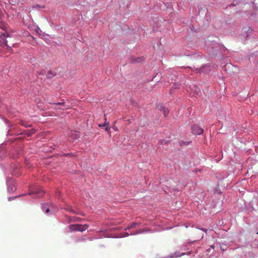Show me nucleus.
<instances>
[{
	"instance_id": "22",
	"label": "nucleus",
	"mask_w": 258,
	"mask_h": 258,
	"mask_svg": "<svg viewBox=\"0 0 258 258\" xmlns=\"http://www.w3.org/2000/svg\"><path fill=\"white\" fill-rule=\"evenodd\" d=\"M113 129H114L115 131H116V130H117V128H116V127H113Z\"/></svg>"
},
{
	"instance_id": "13",
	"label": "nucleus",
	"mask_w": 258,
	"mask_h": 258,
	"mask_svg": "<svg viewBox=\"0 0 258 258\" xmlns=\"http://www.w3.org/2000/svg\"><path fill=\"white\" fill-rule=\"evenodd\" d=\"M185 254V253H183V252H182V253H180L179 252H175L174 253V256L176 257H179V256H181L182 255H183Z\"/></svg>"
},
{
	"instance_id": "3",
	"label": "nucleus",
	"mask_w": 258,
	"mask_h": 258,
	"mask_svg": "<svg viewBox=\"0 0 258 258\" xmlns=\"http://www.w3.org/2000/svg\"><path fill=\"white\" fill-rule=\"evenodd\" d=\"M48 206V205L47 204H45L42 206V210L43 211H45L46 214H48L49 212L52 213L56 211V209H54L52 205L50 206L49 207Z\"/></svg>"
},
{
	"instance_id": "19",
	"label": "nucleus",
	"mask_w": 258,
	"mask_h": 258,
	"mask_svg": "<svg viewBox=\"0 0 258 258\" xmlns=\"http://www.w3.org/2000/svg\"><path fill=\"white\" fill-rule=\"evenodd\" d=\"M201 230H202V231H204L205 232H207V229H205V228H202V229H201Z\"/></svg>"
},
{
	"instance_id": "21",
	"label": "nucleus",
	"mask_w": 258,
	"mask_h": 258,
	"mask_svg": "<svg viewBox=\"0 0 258 258\" xmlns=\"http://www.w3.org/2000/svg\"><path fill=\"white\" fill-rule=\"evenodd\" d=\"M211 247L213 249H214L215 246L213 245H212L211 246Z\"/></svg>"
},
{
	"instance_id": "16",
	"label": "nucleus",
	"mask_w": 258,
	"mask_h": 258,
	"mask_svg": "<svg viewBox=\"0 0 258 258\" xmlns=\"http://www.w3.org/2000/svg\"><path fill=\"white\" fill-rule=\"evenodd\" d=\"M65 209L68 210V211H70V212H71L72 213L74 212V210L70 206H67V207L66 208H65Z\"/></svg>"
},
{
	"instance_id": "25",
	"label": "nucleus",
	"mask_w": 258,
	"mask_h": 258,
	"mask_svg": "<svg viewBox=\"0 0 258 258\" xmlns=\"http://www.w3.org/2000/svg\"><path fill=\"white\" fill-rule=\"evenodd\" d=\"M142 58H139L138 59L140 60V59H141Z\"/></svg>"
},
{
	"instance_id": "14",
	"label": "nucleus",
	"mask_w": 258,
	"mask_h": 258,
	"mask_svg": "<svg viewBox=\"0 0 258 258\" xmlns=\"http://www.w3.org/2000/svg\"><path fill=\"white\" fill-rule=\"evenodd\" d=\"M0 28L3 30H5L6 26L4 22H0Z\"/></svg>"
},
{
	"instance_id": "17",
	"label": "nucleus",
	"mask_w": 258,
	"mask_h": 258,
	"mask_svg": "<svg viewBox=\"0 0 258 258\" xmlns=\"http://www.w3.org/2000/svg\"><path fill=\"white\" fill-rule=\"evenodd\" d=\"M189 144V142H182V143H180L181 145H188Z\"/></svg>"
},
{
	"instance_id": "12",
	"label": "nucleus",
	"mask_w": 258,
	"mask_h": 258,
	"mask_svg": "<svg viewBox=\"0 0 258 258\" xmlns=\"http://www.w3.org/2000/svg\"><path fill=\"white\" fill-rule=\"evenodd\" d=\"M55 75V74L52 73L51 71H49L46 75V77L48 79H50L54 76Z\"/></svg>"
},
{
	"instance_id": "4",
	"label": "nucleus",
	"mask_w": 258,
	"mask_h": 258,
	"mask_svg": "<svg viewBox=\"0 0 258 258\" xmlns=\"http://www.w3.org/2000/svg\"><path fill=\"white\" fill-rule=\"evenodd\" d=\"M33 194L37 195L36 197L38 198H40L43 196V191L40 187H37V189H35L32 192L29 193V195H30Z\"/></svg>"
},
{
	"instance_id": "18",
	"label": "nucleus",
	"mask_w": 258,
	"mask_h": 258,
	"mask_svg": "<svg viewBox=\"0 0 258 258\" xmlns=\"http://www.w3.org/2000/svg\"><path fill=\"white\" fill-rule=\"evenodd\" d=\"M196 88V94H198L199 92V89L197 88H196V87H195Z\"/></svg>"
},
{
	"instance_id": "24",
	"label": "nucleus",
	"mask_w": 258,
	"mask_h": 258,
	"mask_svg": "<svg viewBox=\"0 0 258 258\" xmlns=\"http://www.w3.org/2000/svg\"><path fill=\"white\" fill-rule=\"evenodd\" d=\"M203 236H204V235L203 234V235L201 237V238H203Z\"/></svg>"
},
{
	"instance_id": "5",
	"label": "nucleus",
	"mask_w": 258,
	"mask_h": 258,
	"mask_svg": "<svg viewBox=\"0 0 258 258\" xmlns=\"http://www.w3.org/2000/svg\"><path fill=\"white\" fill-rule=\"evenodd\" d=\"M9 35L7 33H4L2 34L0 37L2 39V40L4 42V43L5 44V46H7V48H9L10 51H12V49H11V47L10 46H9L7 44V40H6V37H8Z\"/></svg>"
},
{
	"instance_id": "6",
	"label": "nucleus",
	"mask_w": 258,
	"mask_h": 258,
	"mask_svg": "<svg viewBox=\"0 0 258 258\" xmlns=\"http://www.w3.org/2000/svg\"><path fill=\"white\" fill-rule=\"evenodd\" d=\"M159 110L163 112L164 115L165 116H166L169 112L168 109L162 105L160 106Z\"/></svg>"
},
{
	"instance_id": "15",
	"label": "nucleus",
	"mask_w": 258,
	"mask_h": 258,
	"mask_svg": "<svg viewBox=\"0 0 258 258\" xmlns=\"http://www.w3.org/2000/svg\"><path fill=\"white\" fill-rule=\"evenodd\" d=\"M65 209L68 210V211H70V212H71L72 213L74 212V210L70 206H67V207L66 208H65Z\"/></svg>"
},
{
	"instance_id": "20",
	"label": "nucleus",
	"mask_w": 258,
	"mask_h": 258,
	"mask_svg": "<svg viewBox=\"0 0 258 258\" xmlns=\"http://www.w3.org/2000/svg\"><path fill=\"white\" fill-rule=\"evenodd\" d=\"M98 126H99V127H105V125H104V124H99L98 125Z\"/></svg>"
},
{
	"instance_id": "8",
	"label": "nucleus",
	"mask_w": 258,
	"mask_h": 258,
	"mask_svg": "<svg viewBox=\"0 0 258 258\" xmlns=\"http://www.w3.org/2000/svg\"><path fill=\"white\" fill-rule=\"evenodd\" d=\"M55 104L57 105L63 106V108H59L60 109L66 110V109H67L69 108V106L66 105L65 102H58V103H55Z\"/></svg>"
},
{
	"instance_id": "10",
	"label": "nucleus",
	"mask_w": 258,
	"mask_h": 258,
	"mask_svg": "<svg viewBox=\"0 0 258 258\" xmlns=\"http://www.w3.org/2000/svg\"><path fill=\"white\" fill-rule=\"evenodd\" d=\"M71 136L74 139H77L80 137V135L79 134H77L75 132H72L71 133Z\"/></svg>"
},
{
	"instance_id": "26",
	"label": "nucleus",
	"mask_w": 258,
	"mask_h": 258,
	"mask_svg": "<svg viewBox=\"0 0 258 258\" xmlns=\"http://www.w3.org/2000/svg\"><path fill=\"white\" fill-rule=\"evenodd\" d=\"M257 234H258V232H257Z\"/></svg>"
},
{
	"instance_id": "2",
	"label": "nucleus",
	"mask_w": 258,
	"mask_h": 258,
	"mask_svg": "<svg viewBox=\"0 0 258 258\" xmlns=\"http://www.w3.org/2000/svg\"><path fill=\"white\" fill-rule=\"evenodd\" d=\"M191 130L192 133L195 135H200L202 134L204 132V130L196 124H194L192 126Z\"/></svg>"
},
{
	"instance_id": "1",
	"label": "nucleus",
	"mask_w": 258,
	"mask_h": 258,
	"mask_svg": "<svg viewBox=\"0 0 258 258\" xmlns=\"http://www.w3.org/2000/svg\"><path fill=\"white\" fill-rule=\"evenodd\" d=\"M88 228L87 224H72L69 226V228L72 231H80L83 232Z\"/></svg>"
},
{
	"instance_id": "23",
	"label": "nucleus",
	"mask_w": 258,
	"mask_h": 258,
	"mask_svg": "<svg viewBox=\"0 0 258 258\" xmlns=\"http://www.w3.org/2000/svg\"><path fill=\"white\" fill-rule=\"evenodd\" d=\"M129 234L127 233H125V236H128Z\"/></svg>"
},
{
	"instance_id": "9",
	"label": "nucleus",
	"mask_w": 258,
	"mask_h": 258,
	"mask_svg": "<svg viewBox=\"0 0 258 258\" xmlns=\"http://www.w3.org/2000/svg\"><path fill=\"white\" fill-rule=\"evenodd\" d=\"M8 190L9 191H10V192H14V191L16 190V187L15 185H13V184L11 186V183H9L8 184Z\"/></svg>"
},
{
	"instance_id": "11",
	"label": "nucleus",
	"mask_w": 258,
	"mask_h": 258,
	"mask_svg": "<svg viewBox=\"0 0 258 258\" xmlns=\"http://www.w3.org/2000/svg\"><path fill=\"white\" fill-rule=\"evenodd\" d=\"M137 225V223H133L128 225L126 228H125V230L130 229L132 228H134L136 227V225Z\"/></svg>"
},
{
	"instance_id": "7",
	"label": "nucleus",
	"mask_w": 258,
	"mask_h": 258,
	"mask_svg": "<svg viewBox=\"0 0 258 258\" xmlns=\"http://www.w3.org/2000/svg\"><path fill=\"white\" fill-rule=\"evenodd\" d=\"M104 120H105V123H104V125H105V130L109 132V130L110 129V125H109V123L108 122H106L107 121V118L106 117V114H104Z\"/></svg>"
}]
</instances>
